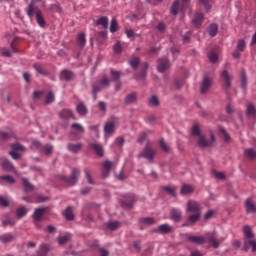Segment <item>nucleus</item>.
<instances>
[{
    "label": "nucleus",
    "mask_w": 256,
    "mask_h": 256,
    "mask_svg": "<svg viewBox=\"0 0 256 256\" xmlns=\"http://www.w3.org/2000/svg\"><path fill=\"white\" fill-rule=\"evenodd\" d=\"M188 241H190V243H195L196 245H205V241H207L210 247H213V249H219L221 243L225 241V238L223 237L217 238V233L213 231V232H207L205 234V237L188 236Z\"/></svg>",
    "instance_id": "f257e3e1"
},
{
    "label": "nucleus",
    "mask_w": 256,
    "mask_h": 256,
    "mask_svg": "<svg viewBox=\"0 0 256 256\" xmlns=\"http://www.w3.org/2000/svg\"><path fill=\"white\" fill-rule=\"evenodd\" d=\"M244 234V251H249V247L252 249V253L256 251V241L255 234H253V229L249 225L243 227Z\"/></svg>",
    "instance_id": "f03ea898"
},
{
    "label": "nucleus",
    "mask_w": 256,
    "mask_h": 256,
    "mask_svg": "<svg viewBox=\"0 0 256 256\" xmlns=\"http://www.w3.org/2000/svg\"><path fill=\"white\" fill-rule=\"evenodd\" d=\"M192 135L199 137L198 146L201 147V149H205L206 147H212L213 143H215V135L211 134L210 140H207L205 136L201 135V129L197 124H195L192 128Z\"/></svg>",
    "instance_id": "7ed1b4c3"
},
{
    "label": "nucleus",
    "mask_w": 256,
    "mask_h": 256,
    "mask_svg": "<svg viewBox=\"0 0 256 256\" xmlns=\"http://www.w3.org/2000/svg\"><path fill=\"white\" fill-rule=\"evenodd\" d=\"M80 174L81 171H79V169L73 168L70 178L63 176L62 181H65V183H67L68 185H77V181L79 179Z\"/></svg>",
    "instance_id": "20e7f679"
},
{
    "label": "nucleus",
    "mask_w": 256,
    "mask_h": 256,
    "mask_svg": "<svg viewBox=\"0 0 256 256\" xmlns=\"http://www.w3.org/2000/svg\"><path fill=\"white\" fill-rule=\"evenodd\" d=\"M33 146L36 147L43 155H51L53 153V146L51 145H42L39 141H34Z\"/></svg>",
    "instance_id": "39448f33"
},
{
    "label": "nucleus",
    "mask_w": 256,
    "mask_h": 256,
    "mask_svg": "<svg viewBox=\"0 0 256 256\" xmlns=\"http://www.w3.org/2000/svg\"><path fill=\"white\" fill-rule=\"evenodd\" d=\"M221 77L224 81V89L227 91L228 89H231V85L233 83V75L229 73L227 70H223L221 73Z\"/></svg>",
    "instance_id": "423d86ee"
},
{
    "label": "nucleus",
    "mask_w": 256,
    "mask_h": 256,
    "mask_svg": "<svg viewBox=\"0 0 256 256\" xmlns=\"http://www.w3.org/2000/svg\"><path fill=\"white\" fill-rule=\"evenodd\" d=\"M186 211L187 213H201V204L197 201L188 200Z\"/></svg>",
    "instance_id": "0eeeda50"
},
{
    "label": "nucleus",
    "mask_w": 256,
    "mask_h": 256,
    "mask_svg": "<svg viewBox=\"0 0 256 256\" xmlns=\"http://www.w3.org/2000/svg\"><path fill=\"white\" fill-rule=\"evenodd\" d=\"M36 23L41 27V29H45L47 27V22L45 21V16H43V12L38 8L34 11Z\"/></svg>",
    "instance_id": "6e6552de"
},
{
    "label": "nucleus",
    "mask_w": 256,
    "mask_h": 256,
    "mask_svg": "<svg viewBox=\"0 0 256 256\" xmlns=\"http://www.w3.org/2000/svg\"><path fill=\"white\" fill-rule=\"evenodd\" d=\"M169 67H171V63L169 62V59H167V58L158 59L157 69H158L159 73H165V71H167V69H169Z\"/></svg>",
    "instance_id": "1a4fd4ad"
},
{
    "label": "nucleus",
    "mask_w": 256,
    "mask_h": 256,
    "mask_svg": "<svg viewBox=\"0 0 256 256\" xmlns=\"http://www.w3.org/2000/svg\"><path fill=\"white\" fill-rule=\"evenodd\" d=\"M47 211V208H37L34 211L33 214V219H34V224L36 227H39V221L43 218V215H45V212Z\"/></svg>",
    "instance_id": "9d476101"
},
{
    "label": "nucleus",
    "mask_w": 256,
    "mask_h": 256,
    "mask_svg": "<svg viewBox=\"0 0 256 256\" xmlns=\"http://www.w3.org/2000/svg\"><path fill=\"white\" fill-rule=\"evenodd\" d=\"M75 77V73L73 71L64 69L60 72L59 79L60 81H73V78Z\"/></svg>",
    "instance_id": "9b49d317"
},
{
    "label": "nucleus",
    "mask_w": 256,
    "mask_h": 256,
    "mask_svg": "<svg viewBox=\"0 0 256 256\" xmlns=\"http://www.w3.org/2000/svg\"><path fill=\"white\" fill-rule=\"evenodd\" d=\"M135 201V195L129 194L125 200L121 201V206L124 207V209H132Z\"/></svg>",
    "instance_id": "f8f14e48"
},
{
    "label": "nucleus",
    "mask_w": 256,
    "mask_h": 256,
    "mask_svg": "<svg viewBox=\"0 0 256 256\" xmlns=\"http://www.w3.org/2000/svg\"><path fill=\"white\" fill-rule=\"evenodd\" d=\"M139 157H144L145 159H148V161H153L155 157V151L153 150V148L147 145L143 152L139 155Z\"/></svg>",
    "instance_id": "ddd939ff"
},
{
    "label": "nucleus",
    "mask_w": 256,
    "mask_h": 256,
    "mask_svg": "<svg viewBox=\"0 0 256 256\" xmlns=\"http://www.w3.org/2000/svg\"><path fill=\"white\" fill-rule=\"evenodd\" d=\"M113 162L106 160L103 163V168H102V177L104 179H107V177H109V173H111V169H113Z\"/></svg>",
    "instance_id": "4468645a"
},
{
    "label": "nucleus",
    "mask_w": 256,
    "mask_h": 256,
    "mask_svg": "<svg viewBox=\"0 0 256 256\" xmlns=\"http://www.w3.org/2000/svg\"><path fill=\"white\" fill-rule=\"evenodd\" d=\"M43 0H31L30 4L28 5V8L26 10L27 15L30 19H33V15H35V10L39 9L37 6H35V3H41Z\"/></svg>",
    "instance_id": "2eb2a0df"
},
{
    "label": "nucleus",
    "mask_w": 256,
    "mask_h": 256,
    "mask_svg": "<svg viewBox=\"0 0 256 256\" xmlns=\"http://www.w3.org/2000/svg\"><path fill=\"white\" fill-rule=\"evenodd\" d=\"M0 161L1 167L4 171L15 172V166H13V163H11L7 158H1Z\"/></svg>",
    "instance_id": "dca6fc26"
},
{
    "label": "nucleus",
    "mask_w": 256,
    "mask_h": 256,
    "mask_svg": "<svg viewBox=\"0 0 256 256\" xmlns=\"http://www.w3.org/2000/svg\"><path fill=\"white\" fill-rule=\"evenodd\" d=\"M244 205H245L246 213L248 214L256 213V205L255 203H253V200L251 198L246 199Z\"/></svg>",
    "instance_id": "f3484780"
},
{
    "label": "nucleus",
    "mask_w": 256,
    "mask_h": 256,
    "mask_svg": "<svg viewBox=\"0 0 256 256\" xmlns=\"http://www.w3.org/2000/svg\"><path fill=\"white\" fill-rule=\"evenodd\" d=\"M211 88V78L209 77H204L201 88H200V93H207L209 89Z\"/></svg>",
    "instance_id": "a211bd4d"
},
{
    "label": "nucleus",
    "mask_w": 256,
    "mask_h": 256,
    "mask_svg": "<svg viewBox=\"0 0 256 256\" xmlns=\"http://www.w3.org/2000/svg\"><path fill=\"white\" fill-rule=\"evenodd\" d=\"M89 147L96 153V155H98V157H103L104 151L103 146L101 144L90 143Z\"/></svg>",
    "instance_id": "6ab92c4d"
},
{
    "label": "nucleus",
    "mask_w": 256,
    "mask_h": 256,
    "mask_svg": "<svg viewBox=\"0 0 256 256\" xmlns=\"http://www.w3.org/2000/svg\"><path fill=\"white\" fill-rule=\"evenodd\" d=\"M67 149L71 153L77 154L79 151H81V149H83V143H69L67 145Z\"/></svg>",
    "instance_id": "aec40b11"
},
{
    "label": "nucleus",
    "mask_w": 256,
    "mask_h": 256,
    "mask_svg": "<svg viewBox=\"0 0 256 256\" xmlns=\"http://www.w3.org/2000/svg\"><path fill=\"white\" fill-rule=\"evenodd\" d=\"M170 217L172 219V221H175V223H179V221H181V210L177 209V208H172L170 211Z\"/></svg>",
    "instance_id": "412c9836"
},
{
    "label": "nucleus",
    "mask_w": 256,
    "mask_h": 256,
    "mask_svg": "<svg viewBox=\"0 0 256 256\" xmlns=\"http://www.w3.org/2000/svg\"><path fill=\"white\" fill-rule=\"evenodd\" d=\"M204 19L205 15H203V13H196L192 20L194 27H201V25H203Z\"/></svg>",
    "instance_id": "4be33fe9"
},
{
    "label": "nucleus",
    "mask_w": 256,
    "mask_h": 256,
    "mask_svg": "<svg viewBox=\"0 0 256 256\" xmlns=\"http://www.w3.org/2000/svg\"><path fill=\"white\" fill-rule=\"evenodd\" d=\"M104 133L106 135H113V133H115V122H107L104 126Z\"/></svg>",
    "instance_id": "5701e85b"
},
{
    "label": "nucleus",
    "mask_w": 256,
    "mask_h": 256,
    "mask_svg": "<svg viewBox=\"0 0 256 256\" xmlns=\"http://www.w3.org/2000/svg\"><path fill=\"white\" fill-rule=\"evenodd\" d=\"M173 227L169 226V224H161L158 227V233H161L162 235H167L169 233H172Z\"/></svg>",
    "instance_id": "b1692460"
},
{
    "label": "nucleus",
    "mask_w": 256,
    "mask_h": 256,
    "mask_svg": "<svg viewBox=\"0 0 256 256\" xmlns=\"http://www.w3.org/2000/svg\"><path fill=\"white\" fill-rule=\"evenodd\" d=\"M76 111L81 117L85 116L88 113L87 106L83 102H80L76 106Z\"/></svg>",
    "instance_id": "393cba45"
},
{
    "label": "nucleus",
    "mask_w": 256,
    "mask_h": 256,
    "mask_svg": "<svg viewBox=\"0 0 256 256\" xmlns=\"http://www.w3.org/2000/svg\"><path fill=\"white\" fill-rule=\"evenodd\" d=\"M96 25L97 26H101L103 27V29H107V27H109V18L106 16H102L100 17L97 21H96Z\"/></svg>",
    "instance_id": "a878e982"
},
{
    "label": "nucleus",
    "mask_w": 256,
    "mask_h": 256,
    "mask_svg": "<svg viewBox=\"0 0 256 256\" xmlns=\"http://www.w3.org/2000/svg\"><path fill=\"white\" fill-rule=\"evenodd\" d=\"M63 215L67 221H73V219H75V215L73 214V207L68 206Z\"/></svg>",
    "instance_id": "bb28decb"
},
{
    "label": "nucleus",
    "mask_w": 256,
    "mask_h": 256,
    "mask_svg": "<svg viewBox=\"0 0 256 256\" xmlns=\"http://www.w3.org/2000/svg\"><path fill=\"white\" fill-rule=\"evenodd\" d=\"M137 101V93L132 92L131 94L126 95L124 103L125 105H131V103H135Z\"/></svg>",
    "instance_id": "cd10ccee"
},
{
    "label": "nucleus",
    "mask_w": 256,
    "mask_h": 256,
    "mask_svg": "<svg viewBox=\"0 0 256 256\" xmlns=\"http://www.w3.org/2000/svg\"><path fill=\"white\" fill-rule=\"evenodd\" d=\"M102 89H103V86H102L101 83H99V81L96 82L95 84H93V86H92V94H93L94 100L97 99V93L102 91Z\"/></svg>",
    "instance_id": "c85d7f7f"
},
{
    "label": "nucleus",
    "mask_w": 256,
    "mask_h": 256,
    "mask_svg": "<svg viewBox=\"0 0 256 256\" xmlns=\"http://www.w3.org/2000/svg\"><path fill=\"white\" fill-rule=\"evenodd\" d=\"M246 113L248 117H252V119H256V107L253 104H248Z\"/></svg>",
    "instance_id": "c756f323"
},
{
    "label": "nucleus",
    "mask_w": 256,
    "mask_h": 256,
    "mask_svg": "<svg viewBox=\"0 0 256 256\" xmlns=\"http://www.w3.org/2000/svg\"><path fill=\"white\" fill-rule=\"evenodd\" d=\"M106 226L110 231H117V229H119V227H121V222L110 221L106 224Z\"/></svg>",
    "instance_id": "7c9ffc66"
},
{
    "label": "nucleus",
    "mask_w": 256,
    "mask_h": 256,
    "mask_svg": "<svg viewBox=\"0 0 256 256\" xmlns=\"http://www.w3.org/2000/svg\"><path fill=\"white\" fill-rule=\"evenodd\" d=\"M194 189L189 184H184L180 190L181 195H191Z\"/></svg>",
    "instance_id": "2f4dec72"
},
{
    "label": "nucleus",
    "mask_w": 256,
    "mask_h": 256,
    "mask_svg": "<svg viewBox=\"0 0 256 256\" xmlns=\"http://www.w3.org/2000/svg\"><path fill=\"white\" fill-rule=\"evenodd\" d=\"M47 253H49V245L42 244L37 252V256H47Z\"/></svg>",
    "instance_id": "473e14b6"
},
{
    "label": "nucleus",
    "mask_w": 256,
    "mask_h": 256,
    "mask_svg": "<svg viewBox=\"0 0 256 256\" xmlns=\"http://www.w3.org/2000/svg\"><path fill=\"white\" fill-rule=\"evenodd\" d=\"M199 219H201V213H194L188 217L187 221L188 223H191L192 225H194V223H197Z\"/></svg>",
    "instance_id": "72a5a7b5"
},
{
    "label": "nucleus",
    "mask_w": 256,
    "mask_h": 256,
    "mask_svg": "<svg viewBox=\"0 0 256 256\" xmlns=\"http://www.w3.org/2000/svg\"><path fill=\"white\" fill-rule=\"evenodd\" d=\"M60 119H71L73 117V111L64 109L60 112Z\"/></svg>",
    "instance_id": "f704fd0d"
},
{
    "label": "nucleus",
    "mask_w": 256,
    "mask_h": 256,
    "mask_svg": "<svg viewBox=\"0 0 256 256\" xmlns=\"http://www.w3.org/2000/svg\"><path fill=\"white\" fill-rule=\"evenodd\" d=\"M13 239H14V236L11 233H7L0 236L1 243H11Z\"/></svg>",
    "instance_id": "c9c22d12"
},
{
    "label": "nucleus",
    "mask_w": 256,
    "mask_h": 256,
    "mask_svg": "<svg viewBox=\"0 0 256 256\" xmlns=\"http://www.w3.org/2000/svg\"><path fill=\"white\" fill-rule=\"evenodd\" d=\"M148 105L150 107H159V98L156 95H152L148 100Z\"/></svg>",
    "instance_id": "e433bc0d"
},
{
    "label": "nucleus",
    "mask_w": 256,
    "mask_h": 256,
    "mask_svg": "<svg viewBox=\"0 0 256 256\" xmlns=\"http://www.w3.org/2000/svg\"><path fill=\"white\" fill-rule=\"evenodd\" d=\"M77 43H78L79 47L85 46V44L87 43V38H85V33L78 34Z\"/></svg>",
    "instance_id": "4c0bfd02"
},
{
    "label": "nucleus",
    "mask_w": 256,
    "mask_h": 256,
    "mask_svg": "<svg viewBox=\"0 0 256 256\" xmlns=\"http://www.w3.org/2000/svg\"><path fill=\"white\" fill-rule=\"evenodd\" d=\"M34 69L39 75H49V71L43 68L41 64H34Z\"/></svg>",
    "instance_id": "58836bf2"
},
{
    "label": "nucleus",
    "mask_w": 256,
    "mask_h": 256,
    "mask_svg": "<svg viewBox=\"0 0 256 256\" xmlns=\"http://www.w3.org/2000/svg\"><path fill=\"white\" fill-rule=\"evenodd\" d=\"M71 129H73L75 133H85V128L79 123H73Z\"/></svg>",
    "instance_id": "ea45409f"
},
{
    "label": "nucleus",
    "mask_w": 256,
    "mask_h": 256,
    "mask_svg": "<svg viewBox=\"0 0 256 256\" xmlns=\"http://www.w3.org/2000/svg\"><path fill=\"white\" fill-rule=\"evenodd\" d=\"M69 241H71V234H66L65 236L58 237L59 245H65L66 243H69Z\"/></svg>",
    "instance_id": "a19ab883"
},
{
    "label": "nucleus",
    "mask_w": 256,
    "mask_h": 256,
    "mask_svg": "<svg viewBox=\"0 0 256 256\" xmlns=\"http://www.w3.org/2000/svg\"><path fill=\"white\" fill-rule=\"evenodd\" d=\"M244 154L248 159H256V151L253 148L246 149Z\"/></svg>",
    "instance_id": "79ce46f5"
},
{
    "label": "nucleus",
    "mask_w": 256,
    "mask_h": 256,
    "mask_svg": "<svg viewBox=\"0 0 256 256\" xmlns=\"http://www.w3.org/2000/svg\"><path fill=\"white\" fill-rule=\"evenodd\" d=\"M162 189L163 191H166V193H169V195H171L172 197H175L177 195V189L173 186H163Z\"/></svg>",
    "instance_id": "37998d69"
},
{
    "label": "nucleus",
    "mask_w": 256,
    "mask_h": 256,
    "mask_svg": "<svg viewBox=\"0 0 256 256\" xmlns=\"http://www.w3.org/2000/svg\"><path fill=\"white\" fill-rule=\"evenodd\" d=\"M218 31H219V26H217V24H211L210 25V28H209L210 37L217 36Z\"/></svg>",
    "instance_id": "c03bdc74"
},
{
    "label": "nucleus",
    "mask_w": 256,
    "mask_h": 256,
    "mask_svg": "<svg viewBox=\"0 0 256 256\" xmlns=\"http://www.w3.org/2000/svg\"><path fill=\"white\" fill-rule=\"evenodd\" d=\"M241 88L244 91L247 89V74L245 73V70H242L241 72Z\"/></svg>",
    "instance_id": "a18cd8bd"
},
{
    "label": "nucleus",
    "mask_w": 256,
    "mask_h": 256,
    "mask_svg": "<svg viewBox=\"0 0 256 256\" xmlns=\"http://www.w3.org/2000/svg\"><path fill=\"white\" fill-rule=\"evenodd\" d=\"M170 12L172 15H177V13H179V0H174Z\"/></svg>",
    "instance_id": "49530a36"
},
{
    "label": "nucleus",
    "mask_w": 256,
    "mask_h": 256,
    "mask_svg": "<svg viewBox=\"0 0 256 256\" xmlns=\"http://www.w3.org/2000/svg\"><path fill=\"white\" fill-rule=\"evenodd\" d=\"M111 79L112 81H114V83L119 82V80L121 79V72L111 70Z\"/></svg>",
    "instance_id": "de8ad7c7"
},
{
    "label": "nucleus",
    "mask_w": 256,
    "mask_h": 256,
    "mask_svg": "<svg viewBox=\"0 0 256 256\" xmlns=\"http://www.w3.org/2000/svg\"><path fill=\"white\" fill-rule=\"evenodd\" d=\"M16 215L17 217H19L20 219L22 217H25L27 215V208H25L24 206H21L19 207L17 210H16Z\"/></svg>",
    "instance_id": "09e8293b"
},
{
    "label": "nucleus",
    "mask_w": 256,
    "mask_h": 256,
    "mask_svg": "<svg viewBox=\"0 0 256 256\" xmlns=\"http://www.w3.org/2000/svg\"><path fill=\"white\" fill-rule=\"evenodd\" d=\"M147 69H149V65L144 64L142 72L140 74L136 75L135 79H144L145 77H147Z\"/></svg>",
    "instance_id": "8fccbe9b"
},
{
    "label": "nucleus",
    "mask_w": 256,
    "mask_h": 256,
    "mask_svg": "<svg viewBox=\"0 0 256 256\" xmlns=\"http://www.w3.org/2000/svg\"><path fill=\"white\" fill-rule=\"evenodd\" d=\"M54 101H55V94L53 92H49L46 95L45 104L46 105H51V103H53Z\"/></svg>",
    "instance_id": "3c124183"
},
{
    "label": "nucleus",
    "mask_w": 256,
    "mask_h": 256,
    "mask_svg": "<svg viewBox=\"0 0 256 256\" xmlns=\"http://www.w3.org/2000/svg\"><path fill=\"white\" fill-rule=\"evenodd\" d=\"M22 183L24 185L25 191H33L34 189L33 184H31L29 180H27V178H23Z\"/></svg>",
    "instance_id": "603ef678"
},
{
    "label": "nucleus",
    "mask_w": 256,
    "mask_h": 256,
    "mask_svg": "<svg viewBox=\"0 0 256 256\" xmlns=\"http://www.w3.org/2000/svg\"><path fill=\"white\" fill-rule=\"evenodd\" d=\"M16 223L17 222L11 218H7L6 220L2 221L3 227H15Z\"/></svg>",
    "instance_id": "864d4df0"
},
{
    "label": "nucleus",
    "mask_w": 256,
    "mask_h": 256,
    "mask_svg": "<svg viewBox=\"0 0 256 256\" xmlns=\"http://www.w3.org/2000/svg\"><path fill=\"white\" fill-rule=\"evenodd\" d=\"M140 223H142L143 225H153L155 224V219L151 217L141 218Z\"/></svg>",
    "instance_id": "5fc2aeb1"
},
{
    "label": "nucleus",
    "mask_w": 256,
    "mask_h": 256,
    "mask_svg": "<svg viewBox=\"0 0 256 256\" xmlns=\"http://www.w3.org/2000/svg\"><path fill=\"white\" fill-rule=\"evenodd\" d=\"M208 59L210 63H217V61H219V55H217V53L212 51L209 53Z\"/></svg>",
    "instance_id": "6e6d98bb"
},
{
    "label": "nucleus",
    "mask_w": 256,
    "mask_h": 256,
    "mask_svg": "<svg viewBox=\"0 0 256 256\" xmlns=\"http://www.w3.org/2000/svg\"><path fill=\"white\" fill-rule=\"evenodd\" d=\"M117 29H118L117 19L113 18L111 20V24H110V32L117 33Z\"/></svg>",
    "instance_id": "4d7b16f0"
},
{
    "label": "nucleus",
    "mask_w": 256,
    "mask_h": 256,
    "mask_svg": "<svg viewBox=\"0 0 256 256\" xmlns=\"http://www.w3.org/2000/svg\"><path fill=\"white\" fill-rule=\"evenodd\" d=\"M9 199H7L5 196H0V206L1 207H9L10 205Z\"/></svg>",
    "instance_id": "13d9d810"
},
{
    "label": "nucleus",
    "mask_w": 256,
    "mask_h": 256,
    "mask_svg": "<svg viewBox=\"0 0 256 256\" xmlns=\"http://www.w3.org/2000/svg\"><path fill=\"white\" fill-rule=\"evenodd\" d=\"M100 84H102L103 87H109L111 85V80H109L108 77L104 76L102 79L98 81Z\"/></svg>",
    "instance_id": "bf43d9fd"
},
{
    "label": "nucleus",
    "mask_w": 256,
    "mask_h": 256,
    "mask_svg": "<svg viewBox=\"0 0 256 256\" xmlns=\"http://www.w3.org/2000/svg\"><path fill=\"white\" fill-rule=\"evenodd\" d=\"M1 181H7V183L13 184L15 183V179L10 175H2L0 176Z\"/></svg>",
    "instance_id": "052dcab7"
},
{
    "label": "nucleus",
    "mask_w": 256,
    "mask_h": 256,
    "mask_svg": "<svg viewBox=\"0 0 256 256\" xmlns=\"http://www.w3.org/2000/svg\"><path fill=\"white\" fill-rule=\"evenodd\" d=\"M202 5H204L205 9H207V11H209V9H211V7H213V0H200Z\"/></svg>",
    "instance_id": "680f3d73"
},
{
    "label": "nucleus",
    "mask_w": 256,
    "mask_h": 256,
    "mask_svg": "<svg viewBox=\"0 0 256 256\" xmlns=\"http://www.w3.org/2000/svg\"><path fill=\"white\" fill-rule=\"evenodd\" d=\"M212 175L216 177V179H220L222 181L225 179V173L223 172H217L216 170H213Z\"/></svg>",
    "instance_id": "e2e57ef3"
},
{
    "label": "nucleus",
    "mask_w": 256,
    "mask_h": 256,
    "mask_svg": "<svg viewBox=\"0 0 256 256\" xmlns=\"http://www.w3.org/2000/svg\"><path fill=\"white\" fill-rule=\"evenodd\" d=\"M12 149H13V151H25V146H23L19 143H14V144H12Z\"/></svg>",
    "instance_id": "0e129e2a"
},
{
    "label": "nucleus",
    "mask_w": 256,
    "mask_h": 256,
    "mask_svg": "<svg viewBox=\"0 0 256 256\" xmlns=\"http://www.w3.org/2000/svg\"><path fill=\"white\" fill-rule=\"evenodd\" d=\"M130 65L133 69H137V67H139V59L137 57L131 58Z\"/></svg>",
    "instance_id": "69168bd1"
},
{
    "label": "nucleus",
    "mask_w": 256,
    "mask_h": 256,
    "mask_svg": "<svg viewBox=\"0 0 256 256\" xmlns=\"http://www.w3.org/2000/svg\"><path fill=\"white\" fill-rule=\"evenodd\" d=\"M236 49L242 52L245 51V40H239Z\"/></svg>",
    "instance_id": "338daca9"
},
{
    "label": "nucleus",
    "mask_w": 256,
    "mask_h": 256,
    "mask_svg": "<svg viewBox=\"0 0 256 256\" xmlns=\"http://www.w3.org/2000/svg\"><path fill=\"white\" fill-rule=\"evenodd\" d=\"M123 51V47L121 46V42H117L114 45V52L115 53H121Z\"/></svg>",
    "instance_id": "774afa93"
}]
</instances>
